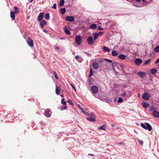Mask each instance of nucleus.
Masks as SVG:
<instances>
[{"label":"nucleus","instance_id":"nucleus-1","mask_svg":"<svg viewBox=\"0 0 159 159\" xmlns=\"http://www.w3.org/2000/svg\"><path fill=\"white\" fill-rule=\"evenodd\" d=\"M140 125L143 128L146 130L147 129L149 131L152 130V128L151 126L148 123H141Z\"/></svg>","mask_w":159,"mask_h":159},{"label":"nucleus","instance_id":"nucleus-2","mask_svg":"<svg viewBox=\"0 0 159 159\" xmlns=\"http://www.w3.org/2000/svg\"><path fill=\"white\" fill-rule=\"evenodd\" d=\"M81 38L80 35H77L75 38V40L76 44L77 45H80L81 41Z\"/></svg>","mask_w":159,"mask_h":159},{"label":"nucleus","instance_id":"nucleus-3","mask_svg":"<svg viewBox=\"0 0 159 159\" xmlns=\"http://www.w3.org/2000/svg\"><path fill=\"white\" fill-rule=\"evenodd\" d=\"M52 112L50 109H47L46 110L44 113V114L47 117H49L51 116Z\"/></svg>","mask_w":159,"mask_h":159},{"label":"nucleus","instance_id":"nucleus-4","mask_svg":"<svg viewBox=\"0 0 159 159\" xmlns=\"http://www.w3.org/2000/svg\"><path fill=\"white\" fill-rule=\"evenodd\" d=\"M91 89L93 93L94 94H97L98 92V88L96 86H92L91 87Z\"/></svg>","mask_w":159,"mask_h":159},{"label":"nucleus","instance_id":"nucleus-5","mask_svg":"<svg viewBox=\"0 0 159 159\" xmlns=\"http://www.w3.org/2000/svg\"><path fill=\"white\" fill-rule=\"evenodd\" d=\"M143 98L145 100H148L150 98V96L148 93H144L142 95Z\"/></svg>","mask_w":159,"mask_h":159},{"label":"nucleus","instance_id":"nucleus-6","mask_svg":"<svg viewBox=\"0 0 159 159\" xmlns=\"http://www.w3.org/2000/svg\"><path fill=\"white\" fill-rule=\"evenodd\" d=\"M88 44L90 45H92L93 43V40L92 37L89 36L87 39Z\"/></svg>","mask_w":159,"mask_h":159},{"label":"nucleus","instance_id":"nucleus-7","mask_svg":"<svg viewBox=\"0 0 159 159\" xmlns=\"http://www.w3.org/2000/svg\"><path fill=\"white\" fill-rule=\"evenodd\" d=\"M27 42L28 44L30 47H32L33 46V40L30 38H28Z\"/></svg>","mask_w":159,"mask_h":159},{"label":"nucleus","instance_id":"nucleus-8","mask_svg":"<svg viewBox=\"0 0 159 159\" xmlns=\"http://www.w3.org/2000/svg\"><path fill=\"white\" fill-rule=\"evenodd\" d=\"M66 20L72 22L74 20V18L72 16H66Z\"/></svg>","mask_w":159,"mask_h":159},{"label":"nucleus","instance_id":"nucleus-9","mask_svg":"<svg viewBox=\"0 0 159 159\" xmlns=\"http://www.w3.org/2000/svg\"><path fill=\"white\" fill-rule=\"evenodd\" d=\"M44 13L43 12L40 13L38 17V20L39 21H41L43 18Z\"/></svg>","mask_w":159,"mask_h":159},{"label":"nucleus","instance_id":"nucleus-10","mask_svg":"<svg viewBox=\"0 0 159 159\" xmlns=\"http://www.w3.org/2000/svg\"><path fill=\"white\" fill-rule=\"evenodd\" d=\"M153 116L159 118V112L154 110L152 112Z\"/></svg>","mask_w":159,"mask_h":159},{"label":"nucleus","instance_id":"nucleus-11","mask_svg":"<svg viewBox=\"0 0 159 159\" xmlns=\"http://www.w3.org/2000/svg\"><path fill=\"white\" fill-rule=\"evenodd\" d=\"M135 63L137 65H140L142 62V61L141 59H137L135 60Z\"/></svg>","mask_w":159,"mask_h":159},{"label":"nucleus","instance_id":"nucleus-12","mask_svg":"<svg viewBox=\"0 0 159 159\" xmlns=\"http://www.w3.org/2000/svg\"><path fill=\"white\" fill-rule=\"evenodd\" d=\"M93 68L94 69H97L99 67V65L97 62H95L93 64Z\"/></svg>","mask_w":159,"mask_h":159},{"label":"nucleus","instance_id":"nucleus-13","mask_svg":"<svg viewBox=\"0 0 159 159\" xmlns=\"http://www.w3.org/2000/svg\"><path fill=\"white\" fill-rule=\"evenodd\" d=\"M15 12L11 11L10 12L11 17L13 20H15Z\"/></svg>","mask_w":159,"mask_h":159},{"label":"nucleus","instance_id":"nucleus-14","mask_svg":"<svg viewBox=\"0 0 159 159\" xmlns=\"http://www.w3.org/2000/svg\"><path fill=\"white\" fill-rule=\"evenodd\" d=\"M103 49L105 52H109L110 51V49L106 46L103 47Z\"/></svg>","mask_w":159,"mask_h":159},{"label":"nucleus","instance_id":"nucleus-15","mask_svg":"<svg viewBox=\"0 0 159 159\" xmlns=\"http://www.w3.org/2000/svg\"><path fill=\"white\" fill-rule=\"evenodd\" d=\"M118 57L120 58L122 60H124L125 58L126 57L125 56L124 54H120L118 56Z\"/></svg>","mask_w":159,"mask_h":159},{"label":"nucleus","instance_id":"nucleus-16","mask_svg":"<svg viewBox=\"0 0 159 159\" xmlns=\"http://www.w3.org/2000/svg\"><path fill=\"white\" fill-rule=\"evenodd\" d=\"M46 23V22L45 20H43L41 21L40 23V25L41 27L42 28Z\"/></svg>","mask_w":159,"mask_h":159},{"label":"nucleus","instance_id":"nucleus-17","mask_svg":"<svg viewBox=\"0 0 159 159\" xmlns=\"http://www.w3.org/2000/svg\"><path fill=\"white\" fill-rule=\"evenodd\" d=\"M97 27V25L94 24H92L90 25V28L92 29H94Z\"/></svg>","mask_w":159,"mask_h":159},{"label":"nucleus","instance_id":"nucleus-18","mask_svg":"<svg viewBox=\"0 0 159 159\" xmlns=\"http://www.w3.org/2000/svg\"><path fill=\"white\" fill-rule=\"evenodd\" d=\"M106 128V125H103L102 126H100L99 128L98 129L102 130H105Z\"/></svg>","mask_w":159,"mask_h":159},{"label":"nucleus","instance_id":"nucleus-19","mask_svg":"<svg viewBox=\"0 0 159 159\" xmlns=\"http://www.w3.org/2000/svg\"><path fill=\"white\" fill-rule=\"evenodd\" d=\"M112 55L113 56H116L118 55V53L116 51L113 50L111 52Z\"/></svg>","mask_w":159,"mask_h":159},{"label":"nucleus","instance_id":"nucleus-20","mask_svg":"<svg viewBox=\"0 0 159 159\" xmlns=\"http://www.w3.org/2000/svg\"><path fill=\"white\" fill-rule=\"evenodd\" d=\"M149 106V104L147 103H143V107L144 108H147Z\"/></svg>","mask_w":159,"mask_h":159},{"label":"nucleus","instance_id":"nucleus-21","mask_svg":"<svg viewBox=\"0 0 159 159\" xmlns=\"http://www.w3.org/2000/svg\"><path fill=\"white\" fill-rule=\"evenodd\" d=\"M66 10L65 8H62L60 9V13L62 14H64L66 12Z\"/></svg>","mask_w":159,"mask_h":159},{"label":"nucleus","instance_id":"nucleus-22","mask_svg":"<svg viewBox=\"0 0 159 159\" xmlns=\"http://www.w3.org/2000/svg\"><path fill=\"white\" fill-rule=\"evenodd\" d=\"M60 89H59L58 87H57L56 89V93L57 95H59L60 93Z\"/></svg>","mask_w":159,"mask_h":159},{"label":"nucleus","instance_id":"nucleus-23","mask_svg":"<svg viewBox=\"0 0 159 159\" xmlns=\"http://www.w3.org/2000/svg\"><path fill=\"white\" fill-rule=\"evenodd\" d=\"M157 70L155 68L152 69L151 70V72L152 74H154L157 73Z\"/></svg>","mask_w":159,"mask_h":159},{"label":"nucleus","instance_id":"nucleus-24","mask_svg":"<svg viewBox=\"0 0 159 159\" xmlns=\"http://www.w3.org/2000/svg\"><path fill=\"white\" fill-rule=\"evenodd\" d=\"M98 33H95L93 34V39L94 40H95L98 39Z\"/></svg>","mask_w":159,"mask_h":159},{"label":"nucleus","instance_id":"nucleus-25","mask_svg":"<svg viewBox=\"0 0 159 159\" xmlns=\"http://www.w3.org/2000/svg\"><path fill=\"white\" fill-rule=\"evenodd\" d=\"M87 120L92 122H94L95 121L94 118L92 117H88L87 118Z\"/></svg>","mask_w":159,"mask_h":159},{"label":"nucleus","instance_id":"nucleus-26","mask_svg":"<svg viewBox=\"0 0 159 159\" xmlns=\"http://www.w3.org/2000/svg\"><path fill=\"white\" fill-rule=\"evenodd\" d=\"M14 9L15 11L14 12L15 13H18L19 12V10L17 7H14Z\"/></svg>","mask_w":159,"mask_h":159},{"label":"nucleus","instance_id":"nucleus-27","mask_svg":"<svg viewBox=\"0 0 159 159\" xmlns=\"http://www.w3.org/2000/svg\"><path fill=\"white\" fill-rule=\"evenodd\" d=\"M138 74L141 77H143L145 75V73L142 72H139L138 73Z\"/></svg>","mask_w":159,"mask_h":159},{"label":"nucleus","instance_id":"nucleus-28","mask_svg":"<svg viewBox=\"0 0 159 159\" xmlns=\"http://www.w3.org/2000/svg\"><path fill=\"white\" fill-rule=\"evenodd\" d=\"M45 18L47 20H49L50 19V15L48 13L46 14L45 16Z\"/></svg>","mask_w":159,"mask_h":159},{"label":"nucleus","instance_id":"nucleus-29","mask_svg":"<svg viewBox=\"0 0 159 159\" xmlns=\"http://www.w3.org/2000/svg\"><path fill=\"white\" fill-rule=\"evenodd\" d=\"M154 51L156 52H159V45L156 46L155 48Z\"/></svg>","mask_w":159,"mask_h":159},{"label":"nucleus","instance_id":"nucleus-30","mask_svg":"<svg viewBox=\"0 0 159 159\" xmlns=\"http://www.w3.org/2000/svg\"><path fill=\"white\" fill-rule=\"evenodd\" d=\"M64 0H61L60 3H59V5L60 6H63L64 5Z\"/></svg>","mask_w":159,"mask_h":159},{"label":"nucleus","instance_id":"nucleus-31","mask_svg":"<svg viewBox=\"0 0 159 159\" xmlns=\"http://www.w3.org/2000/svg\"><path fill=\"white\" fill-rule=\"evenodd\" d=\"M93 74V72L92 71V69L91 68H90V75H89V77H90Z\"/></svg>","mask_w":159,"mask_h":159},{"label":"nucleus","instance_id":"nucleus-32","mask_svg":"<svg viewBox=\"0 0 159 159\" xmlns=\"http://www.w3.org/2000/svg\"><path fill=\"white\" fill-rule=\"evenodd\" d=\"M61 103L63 105H66V102L65 101L64 99H62V100L61 101Z\"/></svg>","mask_w":159,"mask_h":159},{"label":"nucleus","instance_id":"nucleus-33","mask_svg":"<svg viewBox=\"0 0 159 159\" xmlns=\"http://www.w3.org/2000/svg\"><path fill=\"white\" fill-rule=\"evenodd\" d=\"M67 107L65 106H63L61 107L60 109L61 110H63L66 109Z\"/></svg>","mask_w":159,"mask_h":159},{"label":"nucleus","instance_id":"nucleus-34","mask_svg":"<svg viewBox=\"0 0 159 159\" xmlns=\"http://www.w3.org/2000/svg\"><path fill=\"white\" fill-rule=\"evenodd\" d=\"M123 99H122V98H121L120 97H119V99L118 100L117 102L118 103L122 102H123Z\"/></svg>","mask_w":159,"mask_h":159},{"label":"nucleus","instance_id":"nucleus-35","mask_svg":"<svg viewBox=\"0 0 159 159\" xmlns=\"http://www.w3.org/2000/svg\"><path fill=\"white\" fill-rule=\"evenodd\" d=\"M126 95V93L124 92H123V93H121L120 96H122L123 97H125Z\"/></svg>","mask_w":159,"mask_h":159},{"label":"nucleus","instance_id":"nucleus-36","mask_svg":"<svg viewBox=\"0 0 159 159\" xmlns=\"http://www.w3.org/2000/svg\"><path fill=\"white\" fill-rule=\"evenodd\" d=\"M65 32L66 34H70V31L66 29L65 30Z\"/></svg>","mask_w":159,"mask_h":159},{"label":"nucleus","instance_id":"nucleus-37","mask_svg":"<svg viewBox=\"0 0 159 159\" xmlns=\"http://www.w3.org/2000/svg\"><path fill=\"white\" fill-rule=\"evenodd\" d=\"M150 110L152 111H153L154 110H156V108L153 107V106H151L150 109Z\"/></svg>","mask_w":159,"mask_h":159},{"label":"nucleus","instance_id":"nucleus-38","mask_svg":"<svg viewBox=\"0 0 159 159\" xmlns=\"http://www.w3.org/2000/svg\"><path fill=\"white\" fill-rule=\"evenodd\" d=\"M150 61V60H148L146 61L144 63V65H147L149 63Z\"/></svg>","mask_w":159,"mask_h":159},{"label":"nucleus","instance_id":"nucleus-39","mask_svg":"<svg viewBox=\"0 0 159 159\" xmlns=\"http://www.w3.org/2000/svg\"><path fill=\"white\" fill-rule=\"evenodd\" d=\"M83 112L86 115H89V114L86 111H85L84 110H83V111H81Z\"/></svg>","mask_w":159,"mask_h":159},{"label":"nucleus","instance_id":"nucleus-40","mask_svg":"<svg viewBox=\"0 0 159 159\" xmlns=\"http://www.w3.org/2000/svg\"><path fill=\"white\" fill-rule=\"evenodd\" d=\"M68 102L69 103L70 105H73V103L72 101L70 100H69L68 101Z\"/></svg>","mask_w":159,"mask_h":159},{"label":"nucleus","instance_id":"nucleus-41","mask_svg":"<svg viewBox=\"0 0 159 159\" xmlns=\"http://www.w3.org/2000/svg\"><path fill=\"white\" fill-rule=\"evenodd\" d=\"M52 8L55 9H56L57 8V5L56 3H55L53 4L52 6Z\"/></svg>","mask_w":159,"mask_h":159},{"label":"nucleus","instance_id":"nucleus-42","mask_svg":"<svg viewBox=\"0 0 159 159\" xmlns=\"http://www.w3.org/2000/svg\"><path fill=\"white\" fill-rule=\"evenodd\" d=\"M139 143L141 145H143V141L142 140H139Z\"/></svg>","mask_w":159,"mask_h":159},{"label":"nucleus","instance_id":"nucleus-43","mask_svg":"<svg viewBox=\"0 0 159 159\" xmlns=\"http://www.w3.org/2000/svg\"><path fill=\"white\" fill-rule=\"evenodd\" d=\"M135 6H136V7H142L143 4H140V5L138 4V5H135Z\"/></svg>","mask_w":159,"mask_h":159},{"label":"nucleus","instance_id":"nucleus-44","mask_svg":"<svg viewBox=\"0 0 159 159\" xmlns=\"http://www.w3.org/2000/svg\"><path fill=\"white\" fill-rule=\"evenodd\" d=\"M98 29L99 30H103V29L102 28V27H101L100 26H99L98 27Z\"/></svg>","mask_w":159,"mask_h":159},{"label":"nucleus","instance_id":"nucleus-45","mask_svg":"<svg viewBox=\"0 0 159 159\" xmlns=\"http://www.w3.org/2000/svg\"><path fill=\"white\" fill-rule=\"evenodd\" d=\"M103 33V32H99L98 33V36L99 35H102Z\"/></svg>","mask_w":159,"mask_h":159},{"label":"nucleus","instance_id":"nucleus-46","mask_svg":"<svg viewBox=\"0 0 159 159\" xmlns=\"http://www.w3.org/2000/svg\"><path fill=\"white\" fill-rule=\"evenodd\" d=\"M53 74H54V75H55V78L56 79H57L58 77H57V75L56 73V72H53Z\"/></svg>","mask_w":159,"mask_h":159},{"label":"nucleus","instance_id":"nucleus-47","mask_svg":"<svg viewBox=\"0 0 159 159\" xmlns=\"http://www.w3.org/2000/svg\"><path fill=\"white\" fill-rule=\"evenodd\" d=\"M106 61H107V62H112V60H109L108 59H105Z\"/></svg>","mask_w":159,"mask_h":159},{"label":"nucleus","instance_id":"nucleus-48","mask_svg":"<svg viewBox=\"0 0 159 159\" xmlns=\"http://www.w3.org/2000/svg\"><path fill=\"white\" fill-rule=\"evenodd\" d=\"M70 85L72 87V88H73V89L75 91H76V89L75 88V87L73 86V85L72 84H70Z\"/></svg>","mask_w":159,"mask_h":159},{"label":"nucleus","instance_id":"nucleus-49","mask_svg":"<svg viewBox=\"0 0 159 159\" xmlns=\"http://www.w3.org/2000/svg\"><path fill=\"white\" fill-rule=\"evenodd\" d=\"M78 106L79 107V108L80 109L81 111H83V109L81 107H80V105L79 104L78 105Z\"/></svg>","mask_w":159,"mask_h":159},{"label":"nucleus","instance_id":"nucleus-50","mask_svg":"<svg viewBox=\"0 0 159 159\" xmlns=\"http://www.w3.org/2000/svg\"><path fill=\"white\" fill-rule=\"evenodd\" d=\"M55 49H56L57 50H59V48L58 47H57L56 46H55L54 47Z\"/></svg>","mask_w":159,"mask_h":159},{"label":"nucleus","instance_id":"nucleus-51","mask_svg":"<svg viewBox=\"0 0 159 159\" xmlns=\"http://www.w3.org/2000/svg\"><path fill=\"white\" fill-rule=\"evenodd\" d=\"M79 55H76L75 56V58L76 59H78L79 58Z\"/></svg>","mask_w":159,"mask_h":159},{"label":"nucleus","instance_id":"nucleus-52","mask_svg":"<svg viewBox=\"0 0 159 159\" xmlns=\"http://www.w3.org/2000/svg\"><path fill=\"white\" fill-rule=\"evenodd\" d=\"M159 62V59H157L155 61V63L157 64Z\"/></svg>","mask_w":159,"mask_h":159},{"label":"nucleus","instance_id":"nucleus-53","mask_svg":"<svg viewBox=\"0 0 159 159\" xmlns=\"http://www.w3.org/2000/svg\"><path fill=\"white\" fill-rule=\"evenodd\" d=\"M84 53L86 54L87 55H88L89 56H91V55L90 54H89V53H88L87 52H84Z\"/></svg>","mask_w":159,"mask_h":159},{"label":"nucleus","instance_id":"nucleus-54","mask_svg":"<svg viewBox=\"0 0 159 159\" xmlns=\"http://www.w3.org/2000/svg\"><path fill=\"white\" fill-rule=\"evenodd\" d=\"M43 31L45 33H47V31L46 30H45V29H44V30H43Z\"/></svg>","mask_w":159,"mask_h":159},{"label":"nucleus","instance_id":"nucleus-55","mask_svg":"<svg viewBox=\"0 0 159 159\" xmlns=\"http://www.w3.org/2000/svg\"><path fill=\"white\" fill-rule=\"evenodd\" d=\"M119 145H120V144H124V143H119Z\"/></svg>","mask_w":159,"mask_h":159},{"label":"nucleus","instance_id":"nucleus-56","mask_svg":"<svg viewBox=\"0 0 159 159\" xmlns=\"http://www.w3.org/2000/svg\"><path fill=\"white\" fill-rule=\"evenodd\" d=\"M136 1L138 2H140L141 0H135Z\"/></svg>","mask_w":159,"mask_h":159},{"label":"nucleus","instance_id":"nucleus-57","mask_svg":"<svg viewBox=\"0 0 159 159\" xmlns=\"http://www.w3.org/2000/svg\"><path fill=\"white\" fill-rule=\"evenodd\" d=\"M142 1L143 2H146V1H145V0H142Z\"/></svg>","mask_w":159,"mask_h":159},{"label":"nucleus","instance_id":"nucleus-58","mask_svg":"<svg viewBox=\"0 0 159 159\" xmlns=\"http://www.w3.org/2000/svg\"><path fill=\"white\" fill-rule=\"evenodd\" d=\"M142 1L143 2H146V1H145V0H142Z\"/></svg>","mask_w":159,"mask_h":159},{"label":"nucleus","instance_id":"nucleus-59","mask_svg":"<svg viewBox=\"0 0 159 159\" xmlns=\"http://www.w3.org/2000/svg\"><path fill=\"white\" fill-rule=\"evenodd\" d=\"M111 126H114V125L113 124H112L111 125Z\"/></svg>","mask_w":159,"mask_h":159},{"label":"nucleus","instance_id":"nucleus-60","mask_svg":"<svg viewBox=\"0 0 159 159\" xmlns=\"http://www.w3.org/2000/svg\"><path fill=\"white\" fill-rule=\"evenodd\" d=\"M34 0H30V2H32Z\"/></svg>","mask_w":159,"mask_h":159},{"label":"nucleus","instance_id":"nucleus-61","mask_svg":"<svg viewBox=\"0 0 159 159\" xmlns=\"http://www.w3.org/2000/svg\"><path fill=\"white\" fill-rule=\"evenodd\" d=\"M61 39H64L63 38H61Z\"/></svg>","mask_w":159,"mask_h":159},{"label":"nucleus","instance_id":"nucleus-62","mask_svg":"<svg viewBox=\"0 0 159 159\" xmlns=\"http://www.w3.org/2000/svg\"><path fill=\"white\" fill-rule=\"evenodd\" d=\"M90 155H93V154H90Z\"/></svg>","mask_w":159,"mask_h":159},{"label":"nucleus","instance_id":"nucleus-63","mask_svg":"<svg viewBox=\"0 0 159 159\" xmlns=\"http://www.w3.org/2000/svg\"><path fill=\"white\" fill-rule=\"evenodd\" d=\"M158 66H159V64H158Z\"/></svg>","mask_w":159,"mask_h":159}]
</instances>
